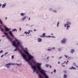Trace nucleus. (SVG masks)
Instances as JSON below:
<instances>
[{
	"mask_svg": "<svg viewBox=\"0 0 78 78\" xmlns=\"http://www.w3.org/2000/svg\"><path fill=\"white\" fill-rule=\"evenodd\" d=\"M71 25V23L69 22H67V24H65L64 25L65 27H66L67 26V28H66V30H69V28L70 27V26L69 25Z\"/></svg>",
	"mask_w": 78,
	"mask_h": 78,
	"instance_id": "obj_1",
	"label": "nucleus"
},
{
	"mask_svg": "<svg viewBox=\"0 0 78 78\" xmlns=\"http://www.w3.org/2000/svg\"><path fill=\"white\" fill-rule=\"evenodd\" d=\"M10 65L11 64L10 63H8L5 64V67H6V68H10Z\"/></svg>",
	"mask_w": 78,
	"mask_h": 78,
	"instance_id": "obj_2",
	"label": "nucleus"
},
{
	"mask_svg": "<svg viewBox=\"0 0 78 78\" xmlns=\"http://www.w3.org/2000/svg\"><path fill=\"white\" fill-rule=\"evenodd\" d=\"M9 33L10 36H12V37H14V35H13V33L12 32V31H9Z\"/></svg>",
	"mask_w": 78,
	"mask_h": 78,
	"instance_id": "obj_3",
	"label": "nucleus"
},
{
	"mask_svg": "<svg viewBox=\"0 0 78 78\" xmlns=\"http://www.w3.org/2000/svg\"><path fill=\"white\" fill-rule=\"evenodd\" d=\"M7 38L9 40L10 42H12V39H11V37H9V35L7 36Z\"/></svg>",
	"mask_w": 78,
	"mask_h": 78,
	"instance_id": "obj_4",
	"label": "nucleus"
},
{
	"mask_svg": "<svg viewBox=\"0 0 78 78\" xmlns=\"http://www.w3.org/2000/svg\"><path fill=\"white\" fill-rule=\"evenodd\" d=\"M66 39H63L61 41V42L62 43V44H65V43H66Z\"/></svg>",
	"mask_w": 78,
	"mask_h": 78,
	"instance_id": "obj_5",
	"label": "nucleus"
},
{
	"mask_svg": "<svg viewBox=\"0 0 78 78\" xmlns=\"http://www.w3.org/2000/svg\"><path fill=\"white\" fill-rule=\"evenodd\" d=\"M11 30V29L10 28H9L8 27H6L5 29V31H10V30Z\"/></svg>",
	"mask_w": 78,
	"mask_h": 78,
	"instance_id": "obj_6",
	"label": "nucleus"
},
{
	"mask_svg": "<svg viewBox=\"0 0 78 78\" xmlns=\"http://www.w3.org/2000/svg\"><path fill=\"white\" fill-rule=\"evenodd\" d=\"M26 19V16H25L24 17H23L21 20L22 22H23L24 21V20H25Z\"/></svg>",
	"mask_w": 78,
	"mask_h": 78,
	"instance_id": "obj_7",
	"label": "nucleus"
},
{
	"mask_svg": "<svg viewBox=\"0 0 78 78\" xmlns=\"http://www.w3.org/2000/svg\"><path fill=\"white\" fill-rule=\"evenodd\" d=\"M6 5V3H5L4 4L2 5V8H5Z\"/></svg>",
	"mask_w": 78,
	"mask_h": 78,
	"instance_id": "obj_8",
	"label": "nucleus"
},
{
	"mask_svg": "<svg viewBox=\"0 0 78 78\" xmlns=\"http://www.w3.org/2000/svg\"><path fill=\"white\" fill-rule=\"evenodd\" d=\"M69 69H70L71 70H72V69L75 70L76 69V68H74L73 66H72L71 68H69Z\"/></svg>",
	"mask_w": 78,
	"mask_h": 78,
	"instance_id": "obj_9",
	"label": "nucleus"
},
{
	"mask_svg": "<svg viewBox=\"0 0 78 78\" xmlns=\"http://www.w3.org/2000/svg\"><path fill=\"white\" fill-rule=\"evenodd\" d=\"M38 42H42V39L39 38H38Z\"/></svg>",
	"mask_w": 78,
	"mask_h": 78,
	"instance_id": "obj_10",
	"label": "nucleus"
},
{
	"mask_svg": "<svg viewBox=\"0 0 78 78\" xmlns=\"http://www.w3.org/2000/svg\"><path fill=\"white\" fill-rule=\"evenodd\" d=\"M75 52V50L74 49H72L70 51V53L72 54L73 53V52Z\"/></svg>",
	"mask_w": 78,
	"mask_h": 78,
	"instance_id": "obj_11",
	"label": "nucleus"
},
{
	"mask_svg": "<svg viewBox=\"0 0 78 78\" xmlns=\"http://www.w3.org/2000/svg\"><path fill=\"white\" fill-rule=\"evenodd\" d=\"M45 36V33H44L43 34L42 36H41V37H44Z\"/></svg>",
	"mask_w": 78,
	"mask_h": 78,
	"instance_id": "obj_12",
	"label": "nucleus"
},
{
	"mask_svg": "<svg viewBox=\"0 0 78 78\" xmlns=\"http://www.w3.org/2000/svg\"><path fill=\"white\" fill-rule=\"evenodd\" d=\"M20 15L22 16H24V15H25V13H20Z\"/></svg>",
	"mask_w": 78,
	"mask_h": 78,
	"instance_id": "obj_13",
	"label": "nucleus"
},
{
	"mask_svg": "<svg viewBox=\"0 0 78 78\" xmlns=\"http://www.w3.org/2000/svg\"><path fill=\"white\" fill-rule=\"evenodd\" d=\"M16 65L20 66H22V63H20V64L16 63Z\"/></svg>",
	"mask_w": 78,
	"mask_h": 78,
	"instance_id": "obj_14",
	"label": "nucleus"
},
{
	"mask_svg": "<svg viewBox=\"0 0 78 78\" xmlns=\"http://www.w3.org/2000/svg\"><path fill=\"white\" fill-rule=\"evenodd\" d=\"M15 31H17V30H16V29H14L13 30H12V31H14V32H15Z\"/></svg>",
	"mask_w": 78,
	"mask_h": 78,
	"instance_id": "obj_15",
	"label": "nucleus"
},
{
	"mask_svg": "<svg viewBox=\"0 0 78 78\" xmlns=\"http://www.w3.org/2000/svg\"><path fill=\"white\" fill-rule=\"evenodd\" d=\"M59 22H58L57 25V27H59Z\"/></svg>",
	"mask_w": 78,
	"mask_h": 78,
	"instance_id": "obj_16",
	"label": "nucleus"
},
{
	"mask_svg": "<svg viewBox=\"0 0 78 78\" xmlns=\"http://www.w3.org/2000/svg\"><path fill=\"white\" fill-rule=\"evenodd\" d=\"M4 34L6 36H8V33H6L5 32H4Z\"/></svg>",
	"mask_w": 78,
	"mask_h": 78,
	"instance_id": "obj_17",
	"label": "nucleus"
},
{
	"mask_svg": "<svg viewBox=\"0 0 78 78\" xmlns=\"http://www.w3.org/2000/svg\"><path fill=\"white\" fill-rule=\"evenodd\" d=\"M64 78H67V75L65 74L64 76Z\"/></svg>",
	"mask_w": 78,
	"mask_h": 78,
	"instance_id": "obj_18",
	"label": "nucleus"
},
{
	"mask_svg": "<svg viewBox=\"0 0 78 78\" xmlns=\"http://www.w3.org/2000/svg\"><path fill=\"white\" fill-rule=\"evenodd\" d=\"M50 66V65H48L47 64H46L45 65V66L46 67H48V66Z\"/></svg>",
	"mask_w": 78,
	"mask_h": 78,
	"instance_id": "obj_19",
	"label": "nucleus"
},
{
	"mask_svg": "<svg viewBox=\"0 0 78 78\" xmlns=\"http://www.w3.org/2000/svg\"><path fill=\"white\" fill-rule=\"evenodd\" d=\"M10 65H13V66H15V65H16V63H10Z\"/></svg>",
	"mask_w": 78,
	"mask_h": 78,
	"instance_id": "obj_20",
	"label": "nucleus"
},
{
	"mask_svg": "<svg viewBox=\"0 0 78 78\" xmlns=\"http://www.w3.org/2000/svg\"><path fill=\"white\" fill-rule=\"evenodd\" d=\"M7 54H8V52H6L5 53V54L4 55L5 56H6V55H7Z\"/></svg>",
	"mask_w": 78,
	"mask_h": 78,
	"instance_id": "obj_21",
	"label": "nucleus"
},
{
	"mask_svg": "<svg viewBox=\"0 0 78 78\" xmlns=\"http://www.w3.org/2000/svg\"><path fill=\"white\" fill-rule=\"evenodd\" d=\"M53 12H57V11L56 10H54L53 11Z\"/></svg>",
	"mask_w": 78,
	"mask_h": 78,
	"instance_id": "obj_22",
	"label": "nucleus"
},
{
	"mask_svg": "<svg viewBox=\"0 0 78 78\" xmlns=\"http://www.w3.org/2000/svg\"><path fill=\"white\" fill-rule=\"evenodd\" d=\"M73 66H75L76 65V63H73Z\"/></svg>",
	"mask_w": 78,
	"mask_h": 78,
	"instance_id": "obj_23",
	"label": "nucleus"
},
{
	"mask_svg": "<svg viewBox=\"0 0 78 78\" xmlns=\"http://www.w3.org/2000/svg\"><path fill=\"white\" fill-rule=\"evenodd\" d=\"M63 72H64L65 73H67V71H63Z\"/></svg>",
	"mask_w": 78,
	"mask_h": 78,
	"instance_id": "obj_24",
	"label": "nucleus"
},
{
	"mask_svg": "<svg viewBox=\"0 0 78 78\" xmlns=\"http://www.w3.org/2000/svg\"><path fill=\"white\" fill-rule=\"evenodd\" d=\"M45 36L46 37H51L50 36H49V35H48V36Z\"/></svg>",
	"mask_w": 78,
	"mask_h": 78,
	"instance_id": "obj_25",
	"label": "nucleus"
},
{
	"mask_svg": "<svg viewBox=\"0 0 78 78\" xmlns=\"http://www.w3.org/2000/svg\"><path fill=\"white\" fill-rule=\"evenodd\" d=\"M56 69H54V71H53V72L54 73H56Z\"/></svg>",
	"mask_w": 78,
	"mask_h": 78,
	"instance_id": "obj_26",
	"label": "nucleus"
},
{
	"mask_svg": "<svg viewBox=\"0 0 78 78\" xmlns=\"http://www.w3.org/2000/svg\"><path fill=\"white\" fill-rule=\"evenodd\" d=\"M48 51H51V49L50 48V49H48Z\"/></svg>",
	"mask_w": 78,
	"mask_h": 78,
	"instance_id": "obj_27",
	"label": "nucleus"
},
{
	"mask_svg": "<svg viewBox=\"0 0 78 78\" xmlns=\"http://www.w3.org/2000/svg\"><path fill=\"white\" fill-rule=\"evenodd\" d=\"M3 50H1V51H0V53H3Z\"/></svg>",
	"mask_w": 78,
	"mask_h": 78,
	"instance_id": "obj_28",
	"label": "nucleus"
},
{
	"mask_svg": "<svg viewBox=\"0 0 78 78\" xmlns=\"http://www.w3.org/2000/svg\"><path fill=\"white\" fill-rule=\"evenodd\" d=\"M17 51V48H16L15 50H14V51Z\"/></svg>",
	"mask_w": 78,
	"mask_h": 78,
	"instance_id": "obj_29",
	"label": "nucleus"
},
{
	"mask_svg": "<svg viewBox=\"0 0 78 78\" xmlns=\"http://www.w3.org/2000/svg\"><path fill=\"white\" fill-rule=\"evenodd\" d=\"M58 51H61V48H59L58 49Z\"/></svg>",
	"mask_w": 78,
	"mask_h": 78,
	"instance_id": "obj_30",
	"label": "nucleus"
},
{
	"mask_svg": "<svg viewBox=\"0 0 78 78\" xmlns=\"http://www.w3.org/2000/svg\"><path fill=\"white\" fill-rule=\"evenodd\" d=\"M50 37H53V38H55V37L54 36H50Z\"/></svg>",
	"mask_w": 78,
	"mask_h": 78,
	"instance_id": "obj_31",
	"label": "nucleus"
},
{
	"mask_svg": "<svg viewBox=\"0 0 78 78\" xmlns=\"http://www.w3.org/2000/svg\"><path fill=\"white\" fill-rule=\"evenodd\" d=\"M0 23L1 24H3V23H2V21L1 20V21H0Z\"/></svg>",
	"mask_w": 78,
	"mask_h": 78,
	"instance_id": "obj_32",
	"label": "nucleus"
},
{
	"mask_svg": "<svg viewBox=\"0 0 78 78\" xmlns=\"http://www.w3.org/2000/svg\"><path fill=\"white\" fill-rule=\"evenodd\" d=\"M12 59H14V55L12 56Z\"/></svg>",
	"mask_w": 78,
	"mask_h": 78,
	"instance_id": "obj_33",
	"label": "nucleus"
},
{
	"mask_svg": "<svg viewBox=\"0 0 78 78\" xmlns=\"http://www.w3.org/2000/svg\"><path fill=\"white\" fill-rule=\"evenodd\" d=\"M66 62L65 61L64 63H63L62 64V65L63 64H65V63H66Z\"/></svg>",
	"mask_w": 78,
	"mask_h": 78,
	"instance_id": "obj_34",
	"label": "nucleus"
},
{
	"mask_svg": "<svg viewBox=\"0 0 78 78\" xmlns=\"http://www.w3.org/2000/svg\"><path fill=\"white\" fill-rule=\"evenodd\" d=\"M25 49H26V50H27V51H28V49H27V48H25Z\"/></svg>",
	"mask_w": 78,
	"mask_h": 78,
	"instance_id": "obj_35",
	"label": "nucleus"
},
{
	"mask_svg": "<svg viewBox=\"0 0 78 78\" xmlns=\"http://www.w3.org/2000/svg\"><path fill=\"white\" fill-rule=\"evenodd\" d=\"M24 33L26 34H27V32H24Z\"/></svg>",
	"mask_w": 78,
	"mask_h": 78,
	"instance_id": "obj_36",
	"label": "nucleus"
},
{
	"mask_svg": "<svg viewBox=\"0 0 78 78\" xmlns=\"http://www.w3.org/2000/svg\"><path fill=\"white\" fill-rule=\"evenodd\" d=\"M3 29H1V31H3Z\"/></svg>",
	"mask_w": 78,
	"mask_h": 78,
	"instance_id": "obj_37",
	"label": "nucleus"
},
{
	"mask_svg": "<svg viewBox=\"0 0 78 78\" xmlns=\"http://www.w3.org/2000/svg\"><path fill=\"white\" fill-rule=\"evenodd\" d=\"M19 30H20V31H21V30H22V29H21V28H20Z\"/></svg>",
	"mask_w": 78,
	"mask_h": 78,
	"instance_id": "obj_38",
	"label": "nucleus"
},
{
	"mask_svg": "<svg viewBox=\"0 0 78 78\" xmlns=\"http://www.w3.org/2000/svg\"><path fill=\"white\" fill-rule=\"evenodd\" d=\"M3 56H4V55H1V57L2 58Z\"/></svg>",
	"mask_w": 78,
	"mask_h": 78,
	"instance_id": "obj_39",
	"label": "nucleus"
},
{
	"mask_svg": "<svg viewBox=\"0 0 78 78\" xmlns=\"http://www.w3.org/2000/svg\"><path fill=\"white\" fill-rule=\"evenodd\" d=\"M75 66H76V67H77V68L78 69V66L77 65H76Z\"/></svg>",
	"mask_w": 78,
	"mask_h": 78,
	"instance_id": "obj_40",
	"label": "nucleus"
},
{
	"mask_svg": "<svg viewBox=\"0 0 78 78\" xmlns=\"http://www.w3.org/2000/svg\"><path fill=\"white\" fill-rule=\"evenodd\" d=\"M2 37H5V35H2Z\"/></svg>",
	"mask_w": 78,
	"mask_h": 78,
	"instance_id": "obj_41",
	"label": "nucleus"
},
{
	"mask_svg": "<svg viewBox=\"0 0 78 78\" xmlns=\"http://www.w3.org/2000/svg\"><path fill=\"white\" fill-rule=\"evenodd\" d=\"M65 57H66V58H67V55H65Z\"/></svg>",
	"mask_w": 78,
	"mask_h": 78,
	"instance_id": "obj_42",
	"label": "nucleus"
},
{
	"mask_svg": "<svg viewBox=\"0 0 78 78\" xmlns=\"http://www.w3.org/2000/svg\"><path fill=\"white\" fill-rule=\"evenodd\" d=\"M62 58V57H60L59 59H61Z\"/></svg>",
	"mask_w": 78,
	"mask_h": 78,
	"instance_id": "obj_43",
	"label": "nucleus"
},
{
	"mask_svg": "<svg viewBox=\"0 0 78 78\" xmlns=\"http://www.w3.org/2000/svg\"><path fill=\"white\" fill-rule=\"evenodd\" d=\"M30 31H31V30H29V33H30Z\"/></svg>",
	"mask_w": 78,
	"mask_h": 78,
	"instance_id": "obj_44",
	"label": "nucleus"
},
{
	"mask_svg": "<svg viewBox=\"0 0 78 78\" xmlns=\"http://www.w3.org/2000/svg\"><path fill=\"white\" fill-rule=\"evenodd\" d=\"M27 34H29L30 33H29V32H27Z\"/></svg>",
	"mask_w": 78,
	"mask_h": 78,
	"instance_id": "obj_45",
	"label": "nucleus"
},
{
	"mask_svg": "<svg viewBox=\"0 0 78 78\" xmlns=\"http://www.w3.org/2000/svg\"><path fill=\"white\" fill-rule=\"evenodd\" d=\"M49 57H47V59H48V58H49Z\"/></svg>",
	"mask_w": 78,
	"mask_h": 78,
	"instance_id": "obj_46",
	"label": "nucleus"
},
{
	"mask_svg": "<svg viewBox=\"0 0 78 78\" xmlns=\"http://www.w3.org/2000/svg\"><path fill=\"white\" fill-rule=\"evenodd\" d=\"M51 66H50V68H51Z\"/></svg>",
	"mask_w": 78,
	"mask_h": 78,
	"instance_id": "obj_47",
	"label": "nucleus"
},
{
	"mask_svg": "<svg viewBox=\"0 0 78 78\" xmlns=\"http://www.w3.org/2000/svg\"><path fill=\"white\" fill-rule=\"evenodd\" d=\"M5 20H6V19H7V17H5Z\"/></svg>",
	"mask_w": 78,
	"mask_h": 78,
	"instance_id": "obj_48",
	"label": "nucleus"
},
{
	"mask_svg": "<svg viewBox=\"0 0 78 78\" xmlns=\"http://www.w3.org/2000/svg\"><path fill=\"white\" fill-rule=\"evenodd\" d=\"M2 6V4H0V7Z\"/></svg>",
	"mask_w": 78,
	"mask_h": 78,
	"instance_id": "obj_49",
	"label": "nucleus"
},
{
	"mask_svg": "<svg viewBox=\"0 0 78 78\" xmlns=\"http://www.w3.org/2000/svg\"><path fill=\"white\" fill-rule=\"evenodd\" d=\"M58 64H60V62H58Z\"/></svg>",
	"mask_w": 78,
	"mask_h": 78,
	"instance_id": "obj_50",
	"label": "nucleus"
},
{
	"mask_svg": "<svg viewBox=\"0 0 78 78\" xmlns=\"http://www.w3.org/2000/svg\"><path fill=\"white\" fill-rule=\"evenodd\" d=\"M26 26H28V24H26Z\"/></svg>",
	"mask_w": 78,
	"mask_h": 78,
	"instance_id": "obj_51",
	"label": "nucleus"
},
{
	"mask_svg": "<svg viewBox=\"0 0 78 78\" xmlns=\"http://www.w3.org/2000/svg\"><path fill=\"white\" fill-rule=\"evenodd\" d=\"M30 20V18H29V20Z\"/></svg>",
	"mask_w": 78,
	"mask_h": 78,
	"instance_id": "obj_52",
	"label": "nucleus"
},
{
	"mask_svg": "<svg viewBox=\"0 0 78 78\" xmlns=\"http://www.w3.org/2000/svg\"><path fill=\"white\" fill-rule=\"evenodd\" d=\"M62 66V67H65V66H64V65H63V66Z\"/></svg>",
	"mask_w": 78,
	"mask_h": 78,
	"instance_id": "obj_53",
	"label": "nucleus"
},
{
	"mask_svg": "<svg viewBox=\"0 0 78 78\" xmlns=\"http://www.w3.org/2000/svg\"><path fill=\"white\" fill-rule=\"evenodd\" d=\"M68 64V63H67V62H66V64Z\"/></svg>",
	"mask_w": 78,
	"mask_h": 78,
	"instance_id": "obj_54",
	"label": "nucleus"
},
{
	"mask_svg": "<svg viewBox=\"0 0 78 78\" xmlns=\"http://www.w3.org/2000/svg\"><path fill=\"white\" fill-rule=\"evenodd\" d=\"M51 58H54V56H51Z\"/></svg>",
	"mask_w": 78,
	"mask_h": 78,
	"instance_id": "obj_55",
	"label": "nucleus"
},
{
	"mask_svg": "<svg viewBox=\"0 0 78 78\" xmlns=\"http://www.w3.org/2000/svg\"><path fill=\"white\" fill-rule=\"evenodd\" d=\"M34 31H36V29H34Z\"/></svg>",
	"mask_w": 78,
	"mask_h": 78,
	"instance_id": "obj_56",
	"label": "nucleus"
},
{
	"mask_svg": "<svg viewBox=\"0 0 78 78\" xmlns=\"http://www.w3.org/2000/svg\"><path fill=\"white\" fill-rule=\"evenodd\" d=\"M52 9H50V10H51Z\"/></svg>",
	"mask_w": 78,
	"mask_h": 78,
	"instance_id": "obj_57",
	"label": "nucleus"
},
{
	"mask_svg": "<svg viewBox=\"0 0 78 78\" xmlns=\"http://www.w3.org/2000/svg\"><path fill=\"white\" fill-rule=\"evenodd\" d=\"M51 73L52 74V73H53V72H51Z\"/></svg>",
	"mask_w": 78,
	"mask_h": 78,
	"instance_id": "obj_58",
	"label": "nucleus"
},
{
	"mask_svg": "<svg viewBox=\"0 0 78 78\" xmlns=\"http://www.w3.org/2000/svg\"><path fill=\"white\" fill-rule=\"evenodd\" d=\"M46 56H47V55H45V57H46Z\"/></svg>",
	"mask_w": 78,
	"mask_h": 78,
	"instance_id": "obj_59",
	"label": "nucleus"
},
{
	"mask_svg": "<svg viewBox=\"0 0 78 78\" xmlns=\"http://www.w3.org/2000/svg\"><path fill=\"white\" fill-rule=\"evenodd\" d=\"M54 50H55V48L54 47L53 48Z\"/></svg>",
	"mask_w": 78,
	"mask_h": 78,
	"instance_id": "obj_60",
	"label": "nucleus"
},
{
	"mask_svg": "<svg viewBox=\"0 0 78 78\" xmlns=\"http://www.w3.org/2000/svg\"><path fill=\"white\" fill-rule=\"evenodd\" d=\"M69 62V61H67V62Z\"/></svg>",
	"mask_w": 78,
	"mask_h": 78,
	"instance_id": "obj_61",
	"label": "nucleus"
},
{
	"mask_svg": "<svg viewBox=\"0 0 78 78\" xmlns=\"http://www.w3.org/2000/svg\"><path fill=\"white\" fill-rule=\"evenodd\" d=\"M51 35H53V34H51Z\"/></svg>",
	"mask_w": 78,
	"mask_h": 78,
	"instance_id": "obj_62",
	"label": "nucleus"
},
{
	"mask_svg": "<svg viewBox=\"0 0 78 78\" xmlns=\"http://www.w3.org/2000/svg\"><path fill=\"white\" fill-rule=\"evenodd\" d=\"M0 42H1V40L0 39Z\"/></svg>",
	"mask_w": 78,
	"mask_h": 78,
	"instance_id": "obj_63",
	"label": "nucleus"
},
{
	"mask_svg": "<svg viewBox=\"0 0 78 78\" xmlns=\"http://www.w3.org/2000/svg\"><path fill=\"white\" fill-rule=\"evenodd\" d=\"M0 27H1V25H0Z\"/></svg>",
	"mask_w": 78,
	"mask_h": 78,
	"instance_id": "obj_64",
	"label": "nucleus"
}]
</instances>
